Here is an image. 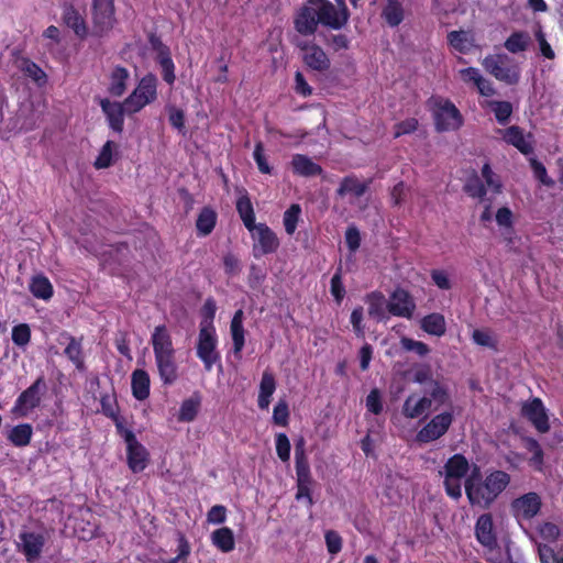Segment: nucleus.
Returning <instances> with one entry per match:
<instances>
[{"mask_svg":"<svg viewBox=\"0 0 563 563\" xmlns=\"http://www.w3.org/2000/svg\"><path fill=\"white\" fill-rule=\"evenodd\" d=\"M33 429L29 423H22L15 426L9 433L8 439L15 446H25L30 443L32 438Z\"/></svg>","mask_w":563,"mask_h":563,"instance_id":"4c0bfd02","label":"nucleus"},{"mask_svg":"<svg viewBox=\"0 0 563 563\" xmlns=\"http://www.w3.org/2000/svg\"><path fill=\"white\" fill-rule=\"evenodd\" d=\"M509 483L510 475L508 473L493 471L482 478L478 467L474 465L471 475L465 481V494L472 506L487 509Z\"/></svg>","mask_w":563,"mask_h":563,"instance_id":"7ed1b4c3","label":"nucleus"},{"mask_svg":"<svg viewBox=\"0 0 563 563\" xmlns=\"http://www.w3.org/2000/svg\"><path fill=\"white\" fill-rule=\"evenodd\" d=\"M212 544L221 552H231L235 547L233 531L228 527L214 530L210 536Z\"/></svg>","mask_w":563,"mask_h":563,"instance_id":"c756f323","label":"nucleus"},{"mask_svg":"<svg viewBox=\"0 0 563 563\" xmlns=\"http://www.w3.org/2000/svg\"><path fill=\"white\" fill-rule=\"evenodd\" d=\"M113 0H92L93 34L102 36L114 25Z\"/></svg>","mask_w":563,"mask_h":563,"instance_id":"9b49d317","label":"nucleus"},{"mask_svg":"<svg viewBox=\"0 0 563 563\" xmlns=\"http://www.w3.org/2000/svg\"><path fill=\"white\" fill-rule=\"evenodd\" d=\"M150 375L144 369H135L132 373V394L137 400H144L150 396Z\"/></svg>","mask_w":563,"mask_h":563,"instance_id":"cd10ccee","label":"nucleus"},{"mask_svg":"<svg viewBox=\"0 0 563 563\" xmlns=\"http://www.w3.org/2000/svg\"><path fill=\"white\" fill-rule=\"evenodd\" d=\"M100 107L111 130L117 133H121L124 125V114H128L125 100L123 102H119L104 98L100 100Z\"/></svg>","mask_w":563,"mask_h":563,"instance_id":"f3484780","label":"nucleus"},{"mask_svg":"<svg viewBox=\"0 0 563 563\" xmlns=\"http://www.w3.org/2000/svg\"><path fill=\"white\" fill-rule=\"evenodd\" d=\"M117 147L114 142L107 141L95 161V166L99 169L111 166L113 155L117 153Z\"/></svg>","mask_w":563,"mask_h":563,"instance_id":"a18cd8bd","label":"nucleus"},{"mask_svg":"<svg viewBox=\"0 0 563 563\" xmlns=\"http://www.w3.org/2000/svg\"><path fill=\"white\" fill-rule=\"evenodd\" d=\"M303 440L301 439L296 444V474H297V482H311L310 481V472H309V465L305 457V451H303Z\"/></svg>","mask_w":563,"mask_h":563,"instance_id":"e433bc0d","label":"nucleus"},{"mask_svg":"<svg viewBox=\"0 0 563 563\" xmlns=\"http://www.w3.org/2000/svg\"><path fill=\"white\" fill-rule=\"evenodd\" d=\"M199 406V397H191L184 400L179 409L178 420L184 422L192 421L198 413Z\"/></svg>","mask_w":563,"mask_h":563,"instance_id":"c03bdc74","label":"nucleus"},{"mask_svg":"<svg viewBox=\"0 0 563 563\" xmlns=\"http://www.w3.org/2000/svg\"><path fill=\"white\" fill-rule=\"evenodd\" d=\"M218 336L214 325L210 320H202L199 324L197 340V356L203 363L205 369L210 372L213 365L219 362L220 354L217 351Z\"/></svg>","mask_w":563,"mask_h":563,"instance_id":"423d86ee","label":"nucleus"},{"mask_svg":"<svg viewBox=\"0 0 563 563\" xmlns=\"http://www.w3.org/2000/svg\"><path fill=\"white\" fill-rule=\"evenodd\" d=\"M295 45L302 53L305 64L317 71H325L330 68V59L325 52L308 40L296 38Z\"/></svg>","mask_w":563,"mask_h":563,"instance_id":"f8f14e48","label":"nucleus"},{"mask_svg":"<svg viewBox=\"0 0 563 563\" xmlns=\"http://www.w3.org/2000/svg\"><path fill=\"white\" fill-rule=\"evenodd\" d=\"M368 314L376 320H383L386 317L387 303L384 296L373 292L367 296Z\"/></svg>","mask_w":563,"mask_h":563,"instance_id":"58836bf2","label":"nucleus"},{"mask_svg":"<svg viewBox=\"0 0 563 563\" xmlns=\"http://www.w3.org/2000/svg\"><path fill=\"white\" fill-rule=\"evenodd\" d=\"M488 106L501 124H505L512 113V106L508 101H489Z\"/></svg>","mask_w":563,"mask_h":563,"instance_id":"de8ad7c7","label":"nucleus"},{"mask_svg":"<svg viewBox=\"0 0 563 563\" xmlns=\"http://www.w3.org/2000/svg\"><path fill=\"white\" fill-rule=\"evenodd\" d=\"M366 408L368 411L378 415L383 410L379 391L377 389L371 390L366 397Z\"/></svg>","mask_w":563,"mask_h":563,"instance_id":"052dcab7","label":"nucleus"},{"mask_svg":"<svg viewBox=\"0 0 563 563\" xmlns=\"http://www.w3.org/2000/svg\"><path fill=\"white\" fill-rule=\"evenodd\" d=\"M21 71L34 80L37 85H44L46 82V74L40 66L29 59H22L19 64Z\"/></svg>","mask_w":563,"mask_h":563,"instance_id":"37998d69","label":"nucleus"},{"mask_svg":"<svg viewBox=\"0 0 563 563\" xmlns=\"http://www.w3.org/2000/svg\"><path fill=\"white\" fill-rule=\"evenodd\" d=\"M289 420L288 404L285 399H279L273 409V422L280 427H286Z\"/></svg>","mask_w":563,"mask_h":563,"instance_id":"8fccbe9b","label":"nucleus"},{"mask_svg":"<svg viewBox=\"0 0 563 563\" xmlns=\"http://www.w3.org/2000/svg\"><path fill=\"white\" fill-rule=\"evenodd\" d=\"M540 536L543 540L553 542L560 536V529L556 525L544 522L539 527Z\"/></svg>","mask_w":563,"mask_h":563,"instance_id":"bf43d9fd","label":"nucleus"},{"mask_svg":"<svg viewBox=\"0 0 563 563\" xmlns=\"http://www.w3.org/2000/svg\"><path fill=\"white\" fill-rule=\"evenodd\" d=\"M531 43L527 32H514L504 43L505 48L511 54L525 52Z\"/></svg>","mask_w":563,"mask_h":563,"instance_id":"72a5a7b5","label":"nucleus"},{"mask_svg":"<svg viewBox=\"0 0 563 563\" xmlns=\"http://www.w3.org/2000/svg\"><path fill=\"white\" fill-rule=\"evenodd\" d=\"M157 84L158 80L153 74H147L140 79L136 87L125 98L128 115L140 112L157 99Z\"/></svg>","mask_w":563,"mask_h":563,"instance_id":"0eeeda50","label":"nucleus"},{"mask_svg":"<svg viewBox=\"0 0 563 563\" xmlns=\"http://www.w3.org/2000/svg\"><path fill=\"white\" fill-rule=\"evenodd\" d=\"M383 16L390 26H397L404 20V9L397 0H388Z\"/></svg>","mask_w":563,"mask_h":563,"instance_id":"ea45409f","label":"nucleus"},{"mask_svg":"<svg viewBox=\"0 0 563 563\" xmlns=\"http://www.w3.org/2000/svg\"><path fill=\"white\" fill-rule=\"evenodd\" d=\"M45 391L46 384L43 377H38L16 398L12 408V413L20 418L27 417L36 407L40 406Z\"/></svg>","mask_w":563,"mask_h":563,"instance_id":"9d476101","label":"nucleus"},{"mask_svg":"<svg viewBox=\"0 0 563 563\" xmlns=\"http://www.w3.org/2000/svg\"><path fill=\"white\" fill-rule=\"evenodd\" d=\"M151 343L161 380L164 385L174 384L178 378V366L175 357L176 350L168 329L165 325L155 327Z\"/></svg>","mask_w":563,"mask_h":563,"instance_id":"20e7f679","label":"nucleus"},{"mask_svg":"<svg viewBox=\"0 0 563 563\" xmlns=\"http://www.w3.org/2000/svg\"><path fill=\"white\" fill-rule=\"evenodd\" d=\"M249 231L254 240L253 252L255 257L276 252L279 246V240L266 224H255Z\"/></svg>","mask_w":563,"mask_h":563,"instance_id":"ddd939ff","label":"nucleus"},{"mask_svg":"<svg viewBox=\"0 0 563 563\" xmlns=\"http://www.w3.org/2000/svg\"><path fill=\"white\" fill-rule=\"evenodd\" d=\"M499 133L506 143L515 146L522 154L532 153V135L530 133L526 134L521 128L512 125L506 130H500Z\"/></svg>","mask_w":563,"mask_h":563,"instance_id":"6ab92c4d","label":"nucleus"},{"mask_svg":"<svg viewBox=\"0 0 563 563\" xmlns=\"http://www.w3.org/2000/svg\"><path fill=\"white\" fill-rule=\"evenodd\" d=\"M473 341L481 346L496 349L497 339L489 330L477 329L472 333Z\"/></svg>","mask_w":563,"mask_h":563,"instance_id":"09e8293b","label":"nucleus"},{"mask_svg":"<svg viewBox=\"0 0 563 563\" xmlns=\"http://www.w3.org/2000/svg\"><path fill=\"white\" fill-rule=\"evenodd\" d=\"M32 295L42 300H48L53 296V285L49 279L43 275H36L30 283Z\"/></svg>","mask_w":563,"mask_h":563,"instance_id":"2f4dec72","label":"nucleus"},{"mask_svg":"<svg viewBox=\"0 0 563 563\" xmlns=\"http://www.w3.org/2000/svg\"><path fill=\"white\" fill-rule=\"evenodd\" d=\"M30 339L31 330L27 324L21 323L12 329V341L14 344L25 346L30 342Z\"/></svg>","mask_w":563,"mask_h":563,"instance_id":"603ef678","label":"nucleus"},{"mask_svg":"<svg viewBox=\"0 0 563 563\" xmlns=\"http://www.w3.org/2000/svg\"><path fill=\"white\" fill-rule=\"evenodd\" d=\"M422 329L432 335L441 336L445 333V320L440 313H431L421 321Z\"/></svg>","mask_w":563,"mask_h":563,"instance_id":"f704fd0d","label":"nucleus"},{"mask_svg":"<svg viewBox=\"0 0 563 563\" xmlns=\"http://www.w3.org/2000/svg\"><path fill=\"white\" fill-rule=\"evenodd\" d=\"M64 21L78 37L85 38L88 35V27L85 19L77 10L73 8L66 9L64 12Z\"/></svg>","mask_w":563,"mask_h":563,"instance_id":"7c9ffc66","label":"nucleus"},{"mask_svg":"<svg viewBox=\"0 0 563 563\" xmlns=\"http://www.w3.org/2000/svg\"><path fill=\"white\" fill-rule=\"evenodd\" d=\"M276 390V380L272 372L264 371L257 397V405L262 410L269 408L271 398Z\"/></svg>","mask_w":563,"mask_h":563,"instance_id":"393cba45","label":"nucleus"},{"mask_svg":"<svg viewBox=\"0 0 563 563\" xmlns=\"http://www.w3.org/2000/svg\"><path fill=\"white\" fill-rule=\"evenodd\" d=\"M227 519V509L222 505H216L207 514V520L212 525L223 523Z\"/></svg>","mask_w":563,"mask_h":563,"instance_id":"4d7b16f0","label":"nucleus"},{"mask_svg":"<svg viewBox=\"0 0 563 563\" xmlns=\"http://www.w3.org/2000/svg\"><path fill=\"white\" fill-rule=\"evenodd\" d=\"M238 212L247 230L255 225V216L251 200L246 197H240L236 202Z\"/></svg>","mask_w":563,"mask_h":563,"instance_id":"a19ab883","label":"nucleus"},{"mask_svg":"<svg viewBox=\"0 0 563 563\" xmlns=\"http://www.w3.org/2000/svg\"><path fill=\"white\" fill-rule=\"evenodd\" d=\"M45 541V536L42 532L22 530L19 534L16 548L25 555L29 563H33L41 556Z\"/></svg>","mask_w":563,"mask_h":563,"instance_id":"2eb2a0df","label":"nucleus"},{"mask_svg":"<svg viewBox=\"0 0 563 563\" xmlns=\"http://www.w3.org/2000/svg\"><path fill=\"white\" fill-rule=\"evenodd\" d=\"M464 190L468 196L473 198L483 199L484 196L486 195L485 185L482 183L478 176L471 177L466 181Z\"/></svg>","mask_w":563,"mask_h":563,"instance_id":"3c124183","label":"nucleus"},{"mask_svg":"<svg viewBox=\"0 0 563 563\" xmlns=\"http://www.w3.org/2000/svg\"><path fill=\"white\" fill-rule=\"evenodd\" d=\"M300 212H301L300 206L295 203V205H291L284 213L283 222H284L285 231L289 235L294 234L297 229V223L299 220Z\"/></svg>","mask_w":563,"mask_h":563,"instance_id":"49530a36","label":"nucleus"},{"mask_svg":"<svg viewBox=\"0 0 563 563\" xmlns=\"http://www.w3.org/2000/svg\"><path fill=\"white\" fill-rule=\"evenodd\" d=\"M217 222V213L210 208H203L197 219L196 228L198 234L208 235L212 232Z\"/></svg>","mask_w":563,"mask_h":563,"instance_id":"c9c22d12","label":"nucleus"},{"mask_svg":"<svg viewBox=\"0 0 563 563\" xmlns=\"http://www.w3.org/2000/svg\"><path fill=\"white\" fill-rule=\"evenodd\" d=\"M244 312L242 309L235 311L231 324L230 332L233 341V350L235 355H241L245 344V330L243 327Z\"/></svg>","mask_w":563,"mask_h":563,"instance_id":"b1692460","label":"nucleus"},{"mask_svg":"<svg viewBox=\"0 0 563 563\" xmlns=\"http://www.w3.org/2000/svg\"><path fill=\"white\" fill-rule=\"evenodd\" d=\"M345 242L352 252H355L361 244L360 232L355 227H349L345 232Z\"/></svg>","mask_w":563,"mask_h":563,"instance_id":"338daca9","label":"nucleus"},{"mask_svg":"<svg viewBox=\"0 0 563 563\" xmlns=\"http://www.w3.org/2000/svg\"><path fill=\"white\" fill-rule=\"evenodd\" d=\"M68 340L69 342L64 351L65 355L78 369H84V356L80 341L74 336H69Z\"/></svg>","mask_w":563,"mask_h":563,"instance_id":"79ce46f5","label":"nucleus"},{"mask_svg":"<svg viewBox=\"0 0 563 563\" xmlns=\"http://www.w3.org/2000/svg\"><path fill=\"white\" fill-rule=\"evenodd\" d=\"M482 65L497 80L508 85L517 84L520 77L519 67L510 64V58L506 54L488 55L483 59Z\"/></svg>","mask_w":563,"mask_h":563,"instance_id":"1a4fd4ad","label":"nucleus"},{"mask_svg":"<svg viewBox=\"0 0 563 563\" xmlns=\"http://www.w3.org/2000/svg\"><path fill=\"white\" fill-rule=\"evenodd\" d=\"M347 18L345 7L338 8L328 0H308L298 11L294 24L299 34L309 36L316 33L318 24L338 30Z\"/></svg>","mask_w":563,"mask_h":563,"instance_id":"f03ea898","label":"nucleus"},{"mask_svg":"<svg viewBox=\"0 0 563 563\" xmlns=\"http://www.w3.org/2000/svg\"><path fill=\"white\" fill-rule=\"evenodd\" d=\"M368 184V181H361L355 176H347L341 180L336 194L340 197H344L346 195L361 197L366 192Z\"/></svg>","mask_w":563,"mask_h":563,"instance_id":"bb28decb","label":"nucleus"},{"mask_svg":"<svg viewBox=\"0 0 563 563\" xmlns=\"http://www.w3.org/2000/svg\"><path fill=\"white\" fill-rule=\"evenodd\" d=\"M448 40L450 45L461 53H467L474 46L473 35L466 31H452Z\"/></svg>","mask_w":563,"mask_h":563,"instance_id":"473e14b6","label":"nucleus"},{"mask_svg":"<svg viewBox=\"0 0 563 563\" xmlns=\"http://www.w3.org/2000/svg\"><path fill=\"white\" fill-rule=\"evenodd\" d=\"M522 413L527 417L539 432H547L550 428L548 415L542 401L534 398L522 407Z\"/></svg>","mask_w":563,"mask_h":563,"instance_id":"4be33fe9","label":"nucleus"},{"mask_svg":"<svg viewBox=\"0 0 563 563\" xmlns=\"http://www.w3.org/2000/svg\"><path fill=\"white\" fill-rule=\"evenodd\" d=\"M155 49L157 52L156 60L162 68V76L163 79L169 84L173 85L175 81V65L170 58V53L166 46H164L161 43L155 44Z\"/></svg>","mask_w":563,"mask_h":563,"instance_id":"a878e982","label":"nucleus"},{"mask_svg":"<svg viewBox=\"0 0 563 563\" xmlns=\"http://www.w3.org/2000/svg\"><path fill=\"white\" fill-rule=\"evenodd\" d=\"M526 446L532 453L531 463L540 467L543 461V451L540 444L533 439H528Z\"/></svg>","mask_w":563,"mask_h":563,"instance_id":"e2e57ef3","label":"nucleus"},{"mask_svg":"<svg viewBox=\"0 0 563 563\" xmlns=\"http://www.w3.org/2000/svg\"><path fill=\"white\" fill-rule=\"evenodd\" d=\"M495 220L501 228L509 229L512 227V212L509 208H499L496 212Z\"/></svg>","mask_w":563,"mask_h":563,"instance_id":"0e129e2a","label":"nucleus"},{"mask_svg":"<svg viewBox=\"0 0 563 563\" xmlns=\"http://www.w3.org/2000/svg\"><path fill=\"white\" fill-rule=\"evenodd\" d=\"M291 166L296 174L300 176H316L322 172V168L306 155L296 154L292 156Z\"/></svg>","mask_w":563,"mask_h":563,"instance_id":"c85d7f7f","label":"nucleus"},{"mask_svg":"<svg viewBox=\"0 0 563 563\" xmlns=\"http://www.w3.org/2000/svg\"><path fill=\"white\" fill-rule=\"evenodd\" d=\"M130 71L121 66L114 67L109 75L108 91L113 97H121L128 89Z\"/></svg>","mask_w":563,"mask_h":563,"instance_id":"5701e85b","label":"nucleus"},{"mask_svg":"<svg viewBox=\"0 0 563 563\" xmlns=\"http://www.w3.org/2000/svg\"><path fill=\"white\" fill-rule=\"evenodd\" d=\"M325 544L329 553L336 554L342 549V538L339 536L338 532L330 530L325 532L324 536Z\"/></svg>","mask_w":563,"mask_h":563,"instance_id":"6e6d98bb","label":"nucleus"},{"mask_svg":"<svg viewBox=\"0 0 563 563\" xmlns=\"http://www.w3.org/2000/svg\"><path fill=\"white\" fill-rule=\"evenodd\" d=\"M531 166L534 173V176L544 185L548 187H552L554 185V181L552 178H550L547 174V169L540 162L532 159Z\"/></svg>","mask_w":563,"mask_h":563,"instance_id":"680f3d73","label":"nucleus"},{"mask_svg":"<svg viewBox=\"0 0 563 563\" xmlns=\"http://www.w3.org/2000/svg\"><path fill=\"white\" fill-rule=\"evenodd\" d=\"M413 382L423 386V393H412L405 399L401 413L407 419L427 418L430 412L452 405L448 385L433 378L429 366L417 368L413 373Z\"/></svg>","mask_w":563,"mask_h":563,"instance_id":"f257e3e1","label":"nucleus"},{"mask_svg":"<svg viewBox=\"0 0 563 563\" xmlns=\"http://www.w3.org/2000/svg\"><path fill=\"white\" fill-rule=\"evenodd\" d=\"M123 438L126 443L129 467L134 473L143 471L148 462L146 449L137 441L131 430H124Z\"/></svg>","mask_w":563,"mask_h":563,"instance_id":"dca6fc26","label":"nucleus"},{"mask_svg":"<svg viewBox=\"0 0 563 563\" xmlns=\"http://www.w3.org/2000/svg\"><path fill=\"white\" fill-rule=\"evenodd\" d=\"M451 407V405H449ZM454 421V411L446 409L433 416L416 434V441L428 444L442 438Z\"/></svg>","mask_w":563,"mask_h":563,"instance_id":"6e6552de","label":"nucleus"},{"mask_svg":"<svg viewBox=\"0 0 563 563\" xmlns=\"http://www.w3.org/2000/svg\"><path fill=\"white\" fill-rule=\"evenodd\" d=\"M415 307L413 300L404 289H396L387 302L388 311L391 314L404 318H410Z\"/></svg>","mask_w":563,"mask_h":563,"instance_id":"aec40b11","label":"nucleus"},{"mask_svg":"<svg viewBox=\"0 0 563 563\" xmlns=\"http://www.w3.org/2000/svg\"><path fill=\"white\" fill-rule=\"evenodd\" d=\"M471 464L462 454H454L444 464L440 474L443 476V485L446 494L453 499L462 497V484H465Z\"/></svg>","mask_w":563,"mask_h":563,"instance_id":"39448f33","label":"nucleus"},{"mask_svg":"<svg viewBox=\"0 0 563 563\" xmlns=\"http://www.w3.org/2000/svg\"><path fill=\"white\" fill-rule=\"evenodd\" d=\"M536 38L539 42L541 54L549 59H553L555 57V54L551 48L550 44L547 42L544 33L542 32L541 29H538L536 31Z\"/></svg>","mask_w":563,"mask_h":563,"instance_id":"774afa93","label":"nucleus"},{"mask_svg":"<svg viewBox=\"0 0 563 563\" xmlns=\"http://www.w3.org/2000/svg\"><path fill=\"white\" fill-rule=\"evenodd\" d=\"M541 507L540 497L536 493H528L514 500L511 508L514 515L519 519H531Z\"/></svg>","mask_w":563,"mask_h":563,"instance_id":"412c9836","label":"nucleus"},{"mask_svg":"<svg viewBox=\"0 0 563 563\" xmlns=\"http://www.w3.org/2000/svg\"><path fill=\"white\" fill-rule=\"evenodd\" d=\"M276 453L283 462H288L290 459V442L285 433L276 435Z\"/></svg>","mask_w":563,"mask_h":563,"instance_id":"864d4df0","label":"nucleus"},{"mask_svg":"<svg viewBox=\"0 0 563 563\" xmlns=\"http://www.w3.org/2000/svg\"><path fill=\"white\" fill-rule=\"evenodd\" d=\"M435 126L439 131H453L462 125V115L457 108L448 100L437 102L434 110Z\"/></svg>","mask_w":563,"mask_h":563,"instance_id":"4468645a","label":"nucleus"},{"mask_svg":"<svg viewBox=\"0 0 563 563\" xmlns=\"http://www.w3.org/2000/svg\"><path fill=\"white\" fill-rule=\"evenodd\" d=\"M331 294L338 302H340L345 295V289L342 284L341 274L339 272L335 273L331 278Z\"/></svg>","mask_w":563,"mask_h":563,"instance_id":"69168bd1","label":"nucleus"},{"mask_svg":"<svg viewBox=\"0 0 563 563\" xmlns=\"http://www.w3.org/2000/svg\"><path fill=\"white\" fill-rule=\"evenodd\" d=\"M477 541L485 548L493 550L497 547V536L490 514H483L475 523Z\"/></svg>","mask_w":563,"mask_h":563,"instance_id":"a211bd4d","label":"nucleus"},{"mask_svg":"<svg viewBox=\"0 0 563 563\" xmlns=\"http://www.w3.org/2000/svg\"><path fill=\"white\" fill-rule=\"evenodd\" d=\"M400 344H401V347L405 349L406 351L415 352L420 356L428 354L430 351L429 346L426 343H423L421 341H415L409 338H402L400 340Z\"/></svg>","mask_w":563,"mask_h":563,"instance_id":"5fc2aeb1","label":"nucleus"},{"mask_svg":"<svg viewBox=\"0 0 563 563\" xmlns=\"http://www.w3.org/2000/svg\"><path fill=\"white\" fill-rule=\"evenodd\" d=\"M418 128V121L413 118L407 119L402 122H399L394 128V136L399 137L405 134L412 133Z\"/></svg>","mask_w":563,"mask_h":563,"instance_id":"13d9d810","label":"nucleus"}]
</instances>
